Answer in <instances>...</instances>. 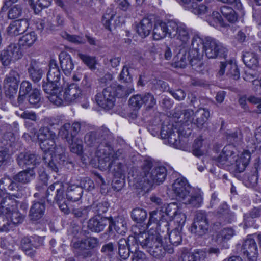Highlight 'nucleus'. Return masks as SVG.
I'll use <instances>...</instances> for the list:
<instances>
[{
    "label": "nucleus",
    "instance_id": "f257e3e1",
    "mask_svg": "<svg viewBox=\"0 0 261 261\" xmlns=\"http://www.w3.org/2000/svg\"><path fill=\"white\" fill-rule=\"evenodd\" d=\"M167 176L166 168L163 166H153L149 161H145L142 170L136 179V187L148 191L154 185H160Z\"/></svg>",
    "mask_w": 261,
    "mask_h": 261
},
{
    "label": "nucleus",
    "instance_id": "f03ea898",
    "mask_svg": "<svg viewBox=\"0 0 261 261\" xmlns=\"http://www.w3.org/2000/svg\"><path fill=\"white\" fill-rule=\"evenodd\" d=\"M96 154L98 158V162L103 167H107L109 170H113L121 174L123 170V165L117 162L122 156L123 158V150L118 149L114 151L111 143H100L97 147Z\"/></svg>",
    "mask_w": 261,
    "mask_h": 261
},
{
    "label": "nucleus",
    "instance_id": "7ed1b4c3",
    "mask_svg": "<svg viewBox=\"0 0 261 261\" xmlns=\"http://www.w3.org/2000/svg\"><path fill=\"white\" fill-rule=\"evenodd\" d=\"M138 232V241L143 249L156 258H160L165 255V249L163 246L162 237L160 234L156 232L149 234L145 231Z\"/></svg>",
    "mask_w": 261,
    "mask_h": 261
},
{
    "label": "nucleus",
    "instance_id": "20e7f679",
    "mask_svg": "<svg viewBox=\"0 0 261 261\" xmlns=\"http://www.w3.org/2000/svg\"><path fill=\"white\" fill-rule=\"evenodd\" d=\"M126 95V91L121 85L115 84L108 86L102 93L95 96L97 103L105 109H111L114 106L115 97H121Z\"/></svg>",
    "mask_w": 261,
    "mask_h": 261
},
{
    "label": "nucleus",
    "instance_id": "39448f33",
    "mask_svg": "<svg viewBox=\"0 0 261 261\" xmlns=\"http://www.w3.org/2000/svg\"><path fill=\"white\" fill-rule=\"evenodd\" d=\"M138 234V232L135 231L134 232V236H129L127 239L122 238L119 240L118 252L122 259H127L130 252L133 253L139 248Z\"/></svg>",
    "mask_w": 261,
    "mask_h": 261
},
{
    "label": "nucleus",
    "instance_id": "423d86ee",
    "mask_svg": "<svg viewBox=\"0 0 261 261\" xmlns=\"http://www.w3.org/2000/svg\"><path fill=\"white\" fill-rule=\"evenodd\" d=\"M203 51L207 58L214 59L217 57H225L227 49L219 41L206 37Z\"/></svg>",
    "mask_w": 261,
    "mask_h": 261
},
{
    "label": "nucleus",
    "instance_id": "0eeeda50",
    "mask_svg": "<svg viewBox=\"0 0 261 261\" xmlns=\"http://www.w3.org/2000/svg\"><path fill=\"white\" fill-rule=\"evenodd\" d=\"M99 243V240L95 237H89L80 241L72 242L71 245L83 257H90L93 254L91 249L96 248Z\"/></svg>",
    "mask_w": 261,
    "mask_h": 261
},
{
    "label": "nucleus",
    "instance_id": "6e6552de",
    "mask_svg": "<svg viewBox=\"0 0 261 261\" xmlns=\"http://www.w3.org/2000/svg\"><path fill=\"white\" fill-rule=\"evenodd\" d=\"M209 228V222L205 211L198 210L195 212L193 222L191 227L192 233L202 236L205 234Z\"/></svg>",
    "mask_w": 261,
    "mask_h": 261
},
{
    "label": "nucleus",
    "instance_id": "1a4fd4ad",
    "mask_svg": "<svg viewBox=\"0 0 261 261\" xmlns=\"http://www.w3.org/2000/svg\"><path fill=\"white\" fill-rule=\"evenodd\" d=\"M170 38L179 40L182 44H186L190 38V30L185 24L171 20Z\"/></svg>",
    "mask_w": 261,
    "mask_h": 261
},
{
    "label": "nucleus",
    "instance_id": "9d476101",
    "mask_svg": "<svg viewBox=\"0 0 261 261\" xmlns=\"http://www.w3.org/2000/svg\"><path fill=\"white\" fill-rule=\"evenodd\" d=\"M22 57L19 46L15 43H11L0 54V60L4 66H8L12 61L17 60Z\"/></svg>",
    "mask_w": 261,
    "mask_h": 261
},
{
    "label": "nucleus",
    "instance_id": "9b49d317",
    "mask_svg": "<svg viewBox=\"0 0 261 261\" xmlns=\"http://www.w3.org/2000/svg\"><path fill=\"white\" fill-rule=\"evenodd\" d=\"M160 135L163 139H167V143L171 146L176 148L181 147L180 132L176 128H173L172 125H163Z\"/></svg>",
    "mask_w": 261,
    "mask_h": 261
},
{
    "label": "nucleus",
    "instance_id": "f8f14e48",
    "mask_svg": "<svg viewBox=\"0 0 261 261\" xmlns=\"http://www.w3.org/2000/svg\"><path fill=\"white\" fill-rule=\"evenodd\" d=\"M42 88L46 93L49 94L48 99L51 102L57 106L63 104V100L60 83L47 81L43 84Z\"/></svg>",
    "mask_w": 261,
    "mask_h": 261
},
{
    "label": "nucleus",
    "instance_id": "ddd939ff",
    "mask_svg": "<svg viewBox=\"0 0 261 261\" xmlns=\"http://www.w3.org/2000/svg\"><path fill=\"white\" fill-rule=\"evenodd\" d=\"M21 196L20 193H12V195L7 192L0 194V213L10 216L16 210L17 201L13 197L18 198Z\"/></svg>",
    "mask_w": 261,
    "mask_h": 261
},
{
    "label": "nucleus",
    "instance_id": "4468645a",
    "mask_svg": "<svg viewBox=\"0 0 261 261\" xmlns=\"http://www.w3.org/2000/svg\"><path fill=\"white\" fill-rule=\"evenodd\" d=\"M236 149L231 144L225 146L221 153L217 156L214 157V160L217 165L221 168L233 165L234 161Z\"/></svg>",
    "mask_w": 261,
    "mask_h": 261
},
{
    "label": "nucleus",
    "instance_id": "2eb2a0df",
    "mask_svg": "<svg viewBox=\"0 0 261 261\" xmlns=\"http://www.w3.org/2000/svg\"><path fill=\"white\" fill-rule=\"evenodd\" d=\"M19 82V75L15 70H11L6 75L4 81V87L6 95L9 98H13L16 94Z\"/></svg>",
    "mask_w": 261,
    "mask_h": 261
},
{
    "label": "nucleus",
    "instance_id": "dca6fc26",
    "mask_svg": "<svg viewBox=\"0 0 261 261\" xmlns=\"http://www.w3.org/2000/svg\"><path fill=\"white\" fill-rule=\"evenodd\" d=\"M112 217L95 216L89 219L87 226L91 231L98 233L108 225V232L110 233L112 232Z\"/></svg>",
    "mask_w": 261,
    "mask_h": 261
},
{
    "label": "nucleus",
    "instance_id": "f3484780",
    "mask_svg": "<svg viewBox=\"0 0 261 261\" xmlns=\"http://www.w3.org/2000/svg\"><path fill=\"white\" fill-rule=\"evenodd\" d=\"M46 198L50 204L63 201L65 199L64 187L62 182L51 185L46 191Z\"/></svg>",
    "mask_w": 261,
    "mask_h": 261
},
{
    "label": "nucleus",
    "instance_id": "a211bd4d",
    "mask_svg": "<svg viewBox=\"0 0 261 261\" xmlns=\"http://www.w3.org/2000/svg\"><path fill=\"white\" fill-rule=\"evenodd\" d=\"M191 189V187L184 178H177L172 184V190L176 198L181 201L187 198Z\"/></svg>",
    "mask_w": 261,
    "mask_h": 261
},
{
    "label": "nucleus",
    "instance_id": "6ab92c4d",
    "mask_svg": "<svg viewBox=\"0 0 261 261\" xmlns=\"http://www.w3.org/2000/svg\"><path fill=\"white\" fill-rule=\"evenodd\" d=\"M41 156L30 152H21L16 159L18 165L21 168L27 167L30 165L34 168L41 162Z\"/></svg>",
    "mask_w": 261,
    "mask_h": 261
},
{
    "label": "nucleus",
    "instance_id": "aec40b11",
    "mask_svg": "<svg viewBox=\"0 0 261 261\" xmlns=\"http://www.w3.org/2000/svg\"><path fill=\"white\" fill-rule=\"evenodd\" d=\"M241 251L249 261H255L258 253V248L254 239L248 238L245 240Z\"/></svg>",
    "mask_w": 261,
    "mask_h": 261
},
{
    "label": "nucleus",
    "instance_id": "412c9836",
    "mask_svg": "<svg viewBox=\"0 0 261 261\" xmlns=\"http://www.w3.org/2000/svg\"><path fill=\"white\" fill-rule=\"evenodd\" d=\"M42 244L41 239L37 236L31 237H24L21 241L22 249L25 253L33 256L34 255L35 251L33 248H37Z\"/></svg>",
    "mask_w": 261,
    "mask_h": 261
},
{
    "label": "nucleus",
    "instance_id": "4be33fe9",
    "mask_svg": "<svg viewBox=\"0 0 261 261\" xmlns=\"http://www.w3.org/2000/svg\"><path fill=\"white\" fill-rule=\"evenodd\" d=\"M220 70L218 72L219 75H223L226 70V74L234 80H237L240 78V72L237 65L232 61L229 62H221L220 65Z\"/></svg>",
    "mask_w": 261,
    "mask_h": 261
},
{
    "label": "nucleus",
    "instance_id": "5701e85b",
    "mask_svg": "<svg viewBox=\"0 0 261 261\" xmlns=\"http://www.w3.org/2000/svg\"><path fill=\"white\" fill-rule=\"evenodd\" d=\"M27 19H19L10 23L7 28V33L10 36H17L23 33L28 28Z\"/></svg>",
    "mask_w": 261,
    "mask_h": 261
},
{
    "label": "nucleus",
    "instance_id": "b1692460",
    "mask_svg": "<svg viewBox=\"0 0 261 261\" xmlns=\"http://www.w3.org/2000/svg\"><path fill=\"white\" fill-rule=\"evenodd\" d=\"M171 20L167 22H160L154 25L153 30V38L154 40H159L168 36L170 38Z\"/></svg>",
    "mask_w": 261,
    "mask_h": 261
},
{
    "label": "nucleus",
    "instance_id": "393cba45",
    "mask_svg": "<svg viewBox=\"0 0 261 261\" xmlns=\"http://www.w3.org/2000/svg\"><path fill=\"white\" fill-rule=\"evenodd\" d=\"M81 128V124L79 122H74L72 124L67 123L61 127L59 134L62 138L75 137Z\"/></svg>",
    "mask_w": 261,
    "mask_h": 261
},
{
    "label": "nucleus",
    "instance_id": "a878e982",
    "mask_svg": "<svg viewBox=\"0 0 261 261\" xmlns=\"http://www.w3.org/2000/svg\"><path fill=\"white\" fill-rule=\"evenodd\" d=\"M81 94V91L79 89L77 84L72 83L70 84L62 94V99L63 102H66L68 103L73 102Z\"/></svg>",
    "mask_w": 261,
    "mask_h": 261
},
{
    "label": "nucleus",
    "instance_id": "bb28decb",
    "mask_svg": "<svg viewBox=\"0 0 261 261\" xmlns=\"http://www.w3.org/2000/svg\"><path fill=\"white\" fill-rule=\"evenodd\" d=\"M236 156L234 161L233 163V168L236 172L241 173L243 172L247 166L248 165L251 155L250 153L247 151H244L240 156L234 154Z\"/></svg>",
    "mask_w": 261,
    "mask_h": 261
},
{
    "label": "nucleus",
    "instance_id": "cd10ccee",
    "mask_svg": "<svg viewBox=\"0 0 261 261\" xmlns=\"http://www.w3.org/2000/svg\"><path fill=\"white\" fill-rule=\"evenodd\" d=\"M153 223L155 224L156 227L165 226L166 227L167 231L169 230V223L167 221L165 216L162 214L161 210L153 211L150 213L147 226L148 227Z\"/></svg>",
    "mask_w": 261,
    "mask_h": 261
},
{
    "label": "nucleus",
    "instance_id": "c85d7f7f",
    "mask_svg": "<svg viewBox=\"0 0 261 261\" xmlns=\"http://www.w3.org/2000/svg\"><path fill=\"white\" fill-rule=\"evenodd\" d=\"M186 10L190 11L196 15L205 14L207 7L204 5H198L197 3L191 2V0H176Z\"/></svg>",
    "mask_w": 261,
    "mask_h": 261
},
{
    "label": "nucleus",
    "instance_id": "c756f323",
    "mask_svg": "<svg viewBox=\"0 0 261 261\" xmlns=\"http://www.w3.org/2000/svg\"><path fill=\"white\" fill-rule=\"evenodd\" d=\"M59 60L63 71L66 75H69L74 68V64L70 55L66 52H61L59 56Z\"/></svg>",
    "mask_w": 261,
    "mask_h": 261
},
{
    "label": "nucleus",
    "instance_id": "7c9ffc66",
    "mask_svg": "<svg viewBox=\"0 0 261 261\" xmlns=\"http://www.w3.org/2000/svg\"><path fill=\"white\" fill-rule=\"evenodd\" d=\"M61 71L57 61L54 59L50 61L49 70L47 74V81L60 83Z\"/></svg>",
    "mask_w": 261,
    "mask_h": 261
},
{
    "label": "nucleus",
    "instance_id": "2f4dec72",
    "mask_svg": "<svg viewBox=\"0 0 261 261\" xmlns=\"http://www.w3.org/2000/svg\"><path fill=\"white\" fill-rule=\"evenodd\" d=\"M28 71L30 78L34 82L37 83L42 78L43 70L40 68L36 61L31 60Z\"/></svg>",
    "mask_w": 261,
    "mask_h": 261
},
{
    "label": "nucleus",
    "instance_id": "473e14b6",
    "mask_svg": "<svg viewBox=\"0 0 261 261\" xmlns=\"http://www.w3.org/2000/svg\"><path fill=\"white\" fill-rule=\"evenodd\" d=\"M35 177V172L34 167H28V169L19 172L14 176L13 179L17 182L27 184L29 182Z\"/></svg>",
    "mask_w": 261,
    "mask_h": 261
},
{
    "label": "nucleus",
    "instance_id": "72a5a7b5",
    "mask_svg": "<svg viewBox=\"0 0 261 261\" xmlns=\"http://www.w3.org/2000/svg\"><path fill=\"white\" fill-rule=\"evenodd\" d=\"M210 112L205 108H199L195 112V119H194L193 124L199 128H202L206 122Z\"/></svg>",
    "mask_w": 261,
    "mask_h": 261
},
{
    "label": "nucleus",
    "instance_id": "f704fd0d",
    "mask_svg": "<svg viewBox=\"0 0 261 261\" xmlns=\"http://www.w3.org/2000/svg\"><path fill=\"white\" fill-rule=\"evenodd\" d=\"M152 29V22L148 18H143L136 27L138 34L142 38L148 36Z\"/></svg>",
    "mask_w": 261,
    "mask_h": 261
},
{
    "label": "nucleus",
    "instance_id": "c9c22d12",
    "mask_svg": "<svg viewBox=\"0 0 261 261\" xmlns=\"http://www.w3.org/2000/svg\"><path fill=\"white\" fill-rule=\"evenodd\" d=\"M68 143L70 151L79 155L83 153V141L78 137H67L63 138Z\"/></svg>",
    "mask_w": 261,
    "mask_h": 261
},
{
    "label": "nucleus",
    "instance_id": "e433bc0d",
    "mask_svg": "<svg viewBox=\"0 0 261 261\" xmlns=\"http://www.w3.org/2000/svg\"><path fill=\"white\" fill-rule=\"evenodd\" d=\"M44 211L45 205L44 203L34 202L30 210L29 217L32 220L36 221L42 217Z\"/></svg>",
    "mask_w": 261,
    "mask_h": 261
},
{
    "label": "nucleus",
    "instance_id": "4c0bfd02",
    "mask_svg": "<svg viewBox=\"0 0 261 261\" xmlns=\"http://www.w3.org/2000/svg\"><path fill=\"white\" fill-rule=\"evenodd\" d=\"M190 55L189 51L181 49L174 58V66L175 67L185 68L189 63Z\"/></svg>",
    "mask_w": 261,
    "mask_h": 261
},
{
    "label": "nucleus",
    "instance_id": "58836bf2",
    "mask_svg": "<svg viewBox=\"0 0 261 261\" xmlns=\"http://www.w3.org/2000/svg\"><path fill=\"white\" fill-rule=\"evenodd\" d=\"M83 190L80 187L72 185L69 186L67 190L66 194V199L68 201L75 202L79 200L82 195Z\"/></svg>",
    "mask_w": 261,
    "mask_h": 261
},
{
    "label": "nucleus",
    "instance_id": "ea45409f",
    "mask_svg": "<svg viewBox=\"0 0 261 261\" xmlns=\"http://www.w3.org/2000/svg\"><path fill=\"white\" fill-rule=\"evenodd\" d=\"M185 199L182 202L186 204H189L192 207H199L203 203L202 195L201 193H196L193 194H189Z\"/></svg>",
    "mask_w": 261,
    "mask_h": 261
},
{
    "label": "nucleus",
    "instance_id": "a19ab883",
    "mask_svg": "<svg viewBox=\"0 0 261 261\" xmlns=\"http://www.w3.org/2000/svg\"><path fill=\"white\" fill-rule=\"evenodd\" d=\"M236 234V230L232 227H225L219 231L216 235V241L219 243L226 242Z\"/></svg>",
    "mask_w": 261,
    "mask_h": 261
},
{
    "label": "nucleus",
    "instance_id": "79ce46f5",
    "mask_svg": "<svg viewBox=\"0 0 261 261\" xmlns=\"http://www.w3.org/2000/svg\"><path fill=\"white\" fill-rule=\"evenodd\" d=\"M242 60L246 66L249 68L257 67L259 62L257 55L253 52H243Z\"/></svg>",
    "mask_w": 261,
    "mask_h": 261
},
{
    "label": "nucleus",
    "instance_id": "37998d69",
    "mask_svg": "<svg viewBox=\"0 0 261 261\" xmlns=\"http://www.w3.org/2000/svg\"><path fill=\"white\" fill-rule=\"evenodd\" d=\"M37 137L39 143L49 139H57L58 138L55 132L47 127H41L39 130Z\"/></svg>",
    "mask_w": 261,
    "mask_h": 261
},
{
    "label": "nucleus",
    "instance_id": "c03bdc74",
    "mask_svg": "<svg viewBox=\"0 0 261 261\" xmlns=\"http://www.w3.org/2000/svg\"><path fill=\"white\" fill-rule=\"evenodd\" d=\"M37 39V36L34 32L26 34L22 36L19 40V46L28 48L31 46Z\"/></svg>",
    "mask_w": 261,
    "mask_h": 261
},
{
    "label": "nucleus",
    "instance_id": "a18cd8bd",
    "mask_svg": "<svg viewBox=\"0 0 261 261\" xmlns=\"http://www.w3.org/2000/svg\"><path fill=\"white\" fill-rule=\"evenodd\" d=\"M119 79L123 82L127 83L129 84L128 90L129 93L128 94L132 93L134 91V88L132 84L133 82V78L130 74L129 68L127 66H124L122 69V71L119 75Z\"/></svg>",
    "mask_w": 261,
    "mask_h": 261
},
{
    "label": "nucleus",
    "instance_id": "49530a36",
    "mask_svg": "<svg viewBox=\"0 0 261 261\" xmlns=\"http://www.w3.org/2000/svg\"><path fill=\"white\" fill-rule=\"evenodd\" d=\"M220 12L224 17L229 22L233 23L237 21L238 19V14L231 7L223 6L220 9Z\"/></svg>",
    "mask_w": 261,
    "mask_h": 261
},
{
    "label": "nucleus",
    "instance_id": "de8ad7c7",
    "mask_svg": "<svg viewBox=\"0 0 261 261\" xmlns=\"http://www.w3.org/2000/svg\"><path fill=\"white\" fill-rule=\"evenodd\" d=\"M97 132L99 137L100 138V143L108 142L111 143L114 141V137L108 128L102 126Z\"/></svg>",
    "mask_w": 261,
    "mask_h": 261
},
{
    "label": "nucleus",
    "instance_id": "09e8293b",
    "mask_svg": "<svg viewBox=\"0 0 261 261\" xmlns=\"http://www.w3.org/2000/svg\"><path fill=\"white\" fill-rule=\"evenodd\" d=\"M100 138L97 130L92 131L87 133L85 136V142L89 147L96 146L100 144Z\"/></svg>",
    "mask_w": 261,
    "mask_h": 261
},
{
    "label": "nucleus",
    "instance_id": "8fccbe9b",
    "mask_svg": "<svg viewBox=\"0 0 261 261\" xmlns=\"http://www.w3.org/2000/svg\"><path fill=\"white\" fill-rule=\"evenodd\" d=\"M218 213L227 223H230L234 219V214L231 212L226 204H223L219 209Z\"/></svg>",
    "mask_w": 261,
    "mask_h": 261
},
{
    "label": "nucleus",
    "instance_id": "3c124183",
    "mask_svg": "<svg viewBox=\"0 0 261 261\" xmlns=\"http://www.w3.org/2000/svg\"><path fill=\"white\" fill-rule=\"evenodd\" d=\"M77 56L90 70H94L96 69L97 61L95 57L82 53H78Z\"/></svg>",
    "mask_w": 261,
    "mask_h": 261
},
{
    "label": "nucleus",
    "instance_id": "603ef678",
    "mask_svg": "<svg viewBox=\"0 0 261 261\" xmlns=\"http://www.w3.org/2000/svg\"><path fill=\"white\" fill-rule=\"evenodd\" d=\"M131 217L135 222L142 223L147 218V212L143 208L137 207L133 210Z\"/></svg>",
    "mask_w": 261,
    "mask_h": 261
},
{
    "label": "nucleus",
    "instance_id": "864d4df0",
    "mask_svg": "<svg viewBox=\"0 0 261 261\" xmlns=\"http://www.w3.org/2000/svg\"><path fill=\"white\" fill-rule=\"evenodd\" d=\"M205 41V37L203 39L201 38L197 35L194 36L192 40V46L193 49L196 52V56L198 58H200V53L199 52L200 47L202 48V49H204V42ZM203 53V51L202 50Z\"/></svg>",
    "mask_w": 261,
    "mask_h": 261
},
{
    "label": "nucleus",
    "instance_id": "5fc2aeb1",
    "mask_svg": "<svg viewBox=\"0 0 261 261\" xmlns=\"http://www.w3.org/2000/svg\"><path fill=\"white\" fill-rule=\"evenodd\" d=\"M31 5L35 13H39L42 9L50 5L51 0H30Z\"/></svg>",
    "mask_w": 261,
    "mask_h": 261
},
{
    "label": "nucleus",
    "instance_id": "6e6d98bb",
    "mask_svg": "<svg viewBox=\"0 0 261 261\" xmlns=\"http://www.w3.org/2000/svg\"><path fill=\"white\" fill-rule=\"evenodd\" d=\"M112 232L113 227L117 233L124 235L127 230V223L123 219L114 221L112 218Z\"/></svg>",
    "mask_w": 261,
    "mask_h": 261
},
{
    "label": "nucleus",
    "instance_id": "4d7b16f0",
    "mask_svg": "<svg viewBox=\"0 0 261 261\" xmlns=\"http://www.w3.org/2000/svg\"><path fill=\"white\" fill-rule=\"evenodd\" d=\"M10 215L0 213V232H7L13 228V223L10 221Z\"/></svg>",
    "mask_w": 261,
    "mask_h": 261
},
{
    "label": "nucleus",
    "instance_id": "13d9d810",
    "mask_svg": "<svg viewBox=\"0 0 261 261\" xmlns=\"http://www.w3.org/2000/svg\"><path fill=\"white\" fill-rule=\"evenodd\" d=\"M91 211V207H84L74 208L72 210V214L75 217L80 218L84 221L89 217V214Z\"/></svg>",
    "mask_w": 261,
    "mask_h": 261
},
{
    "label": "nucleus",
    "instance_id": "bf43d9fd",
    "mask_svg": "<svg viewBox=\"0 0 261 261\" xmlns=\"http://www.w3.org/2000/svg\"><path fill=\"white\" fill-rule=\"evenodd\" d=\"M181 229L175 228L169 234V239L171 244L174 246H177L182 241V237L180 233Z\"/></svg>",
    "mask_w": 261,
    "mask_h": 261
},
{
    "label": "nucleus",
    "instance_id": "052dcab7",
    "mask_svg": "<svg viewBox=\"0 0 261 261\" xmlns=\"http://www.w3.org/2000/svg\"><path fill=\"white\" fill-rule=\"evenodd\" d=\"M109 204L108 202L103 201L97 203H94L91 207L92 212L96 214L97 216H99L105 213L108 210Z\"/></svg>",
    "mask_w": 261,
    "mask_h": 261
},
{
    "label": "nucleus",
    "instance_id": "680f3d73",
    "mask_svg": "<svg viewBox=\"0 0 261 261\" xmlns=\"http://www.w3.org/2000/svg\"><path fill=\"white\" fill-rule=\"evenodd\" d=\"M22 14V7L17 4L13 6L9 9L8 13V17L10 19H14L21 16Z\"/></svg>",
    "mask_w": 261,
    "mask_h": 261
},
{
    "label": "nucleus",
    "instance_id": "e2e57ef3",
    "mask_svg": "<svg viewBox=\"0 0 261 261\" xmlns=\"http://www.w3.org/2000/svg\"><path fill=\"white\" fill-rule=\"evenodd\" d=\"M28 100L30 105L39 107L41 100L40 93L39 90L34 89L29 95Z\"/></svg>",
    "mask_w": 261,
    "mask_h": 261
},
{
    "label": "nucleus",
    "instance_id": "0e129e2a",
    "mask_svg": "<svg viewBox=\"0 0 261 261\" xmlns=\"http://www.w3.org/2000/svg\"><path fill=\"white\" fill-rule=\"evenodd\" d=\"M141 95L143 104L146 106L147 108H152L156 104V99L151 93L147 92Z\"/></svg>",
    "mask_w": 261,
    "mask_h": 261
},
{
    "label": "nucleus",
    "instance_id": "69168bd1",
    "mask_svg": "<svg viewBox=\"0 0 261 261\" xmlns=\"http://www.w3.org/2000/svg\"><path fill=\"white\" fill-rule=\"evenodd\" d=\"M129 103L134 110H139L143 105L142 95L136 94L132 96L129 100Z\"/></svg>",
    "mask_w": 261,
    "mask_h": 261
},
{
    "label": "nucleus",
    "instance_id": "338daca9",
    "mask_svg": "<svg viewBox=\"0 0 261 261\" xmlns=\"http://www.w3.org/2000/svg\"><path fill=\"white\" fill-rule=\"evenodd\" d=\"M226 139L231 143H237L241 141L242 136L240 130H237L230 133H227Z\"/></svg>",
    "mask_w": 261,
    "mask_h": 261
},
{
    "label": "nucleus",
    "instance_id": "774afa93",
    "mask_svg": "<svg viewBox=\"0 0 261 261\" xmlns=\"http://www.w3.org/2000/svg\"><path fill=\"white\" fill-rule=\"evenodd\" d=\"M56 139H49L39 143L40 148L44 152H50L55 148Z\"/></svg>",
    "mask_w": 261,
    "mask_h": 261
}]
</instances>
